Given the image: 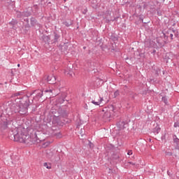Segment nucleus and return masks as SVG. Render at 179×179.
I'll use <instances>...</instances> for the list:
<instances>
[{
	"label": "nucleus",
	"instance_id": "1",
	"mask_svg": "<svg viewBox=\"0 0 179 179\" xmlns=\"http://www.w3.org/2000/svg\"><path fill=\"white\" fill-rule=\"evenodd\" d=\"M22 100L20 101V104L17 105L12 102V101L4 103L1 109L6 111L8 117H5L0 113V129H6L8 125H10L13 122L19 121V114L20 115H29V107L30 106V99L29 96H23Z\"/></svg>",
	"mask_w": 179,
	"mask_h": 179
},
{
	"label": "nucleus",
	"instance_id": "2",
	"mask_svg": "<svg viewBox=\"0 0 179 179\" xmlns=\"http://www.w3.org/2000/svg\"><path fill=\"white\" fill-rule=\"evenodd\" d=\"M15 132L13 134L15 142H20V143H26L27 145L38 143V137H37V133L36 131H33L29 135L27 133L22 131V127H15Z\"/></svg>",
	"mask_w": 179,
	"mask_h": 179
},
{
	"label": "nucleus",
	"instance_id": "3",
	"mask_svg": "<svg viewBox=\"0 0 179 179\" xmlns=\"http://www.w3.org/2000/svg\"><path fill=\"white\" fill-rule=\"evenodd\" d=\"M164 41H162V40H163L162 37H159V38H157V44H159V45H160V47H164V45H166V44H167V43H169L167 41L169 36H167L166 35V34H164Z\"/></svg>",
	"mask_w": 179,
	"mask_h": 179
},
{
	"label": "nucleus",
	"instance_id": "4",
	"mask_svg": "<svg viewBox=\"0 0 179 179\" xmlns=\"http://www.w3.org/2000/svg\"><path fill=\"white\" fill-rule=\"evenodd\" d=\"M104 19H106L108 23H110V22H114L115 20H113V18H111V11L110 10H107L105 12Z\"/></svg>",
	"mask_w": 179,
	"mask_h": 179
},
{
	"label": "nucleus",
	"instance_id": "5",
	"mask_svg": "<svg viewBox=\"0 0 179 179\" xmlns=\"http://www.w3.org/2000/svg\"><path fill=\"white\" fill-rule=\"evenodd\" d=\"M56 80H57V78L55 77V76L51 75L47 77V82L50 85H55Z\"/></svg>",
	"mask_w": 179,
	"mask_h": 179
},
{
	"label": "nucleus",
	"instance_id": "6",
	"mask_svg": "<svg viewBox=\"0 0 179 179\" xmlns=\"http://www.w3.org/2000/svg\"><path fill=\"white\" fill-rule=\"evenodd\" d=\"M36 94V97H39V98L43 97V90H36L35 91H33L29 94V96H33V94Z\"/></svg>",
	"mask_w": 179,
	"mask_h": 179
},
{
	"label": "nucleus",
	"instance_id": "7",
	"mask_svg": "<svg viewBox=\"0 0 179 179\" xmlns=\"http://www.w3.org/2000/svg\"><path fill=\"white\" fill-rule=\"evenodd\" d=\"M12 97H14V99H20V100H23L22 97H24V96H23V92H19L17 93H15L12 95Z\"/></svg>",
	"mask_w": 179,
	"mask_h": 179
},
{
	"label": "nucleus",
	"instance_id": "8",
	"mask_svg": "<svg viewBox=\"0 0 179 179\" xmlns=\"http://www.w3.org/2000/svg\"><path fill=\"white\" fill-rule=\"evenodd\" d=\"M10 26H12V29L14 30H16L17 27H16V24H17V20L13 19L10 22H9Z\"/></svg>",
	"mask_w": 179,
	"mask_h": 179
},
{
	"label": "nucleus",
	"instance_id": "9",
	"mask_svg": "<svg viewBox=\"0 0 179 179\" xmlns=\"http://www.w3.org/2000/svg\"><path fill=\"white\" fill-rule=\"evenodd\" d=\"M31 25L33 26L34 27H35V26L40 27L41 26L40 24L37 22V20H36V18L34 17L31 18Z\"/></svg>",
	"mask_w": 179,
	"mask_h": 179
},
{
	"label": "nucleus",
	"instance_id": "10",
	"mask_svg": "<svg viewBox=\"0 0 179 179\" xmlns=\"http://www.w3.org/2000/svg\"><path fill=\"white\" fill-rule=\"evenodd\" d=\"M103 97L99 96V100L96 101H92V104H94V106H100L103 101Z\"/></svg>",
	"mask_w": 179,
	"mask_h": 179
},
{
	"label": "nucleus",
	"instance_id": "11",
	"mask_svg": "<svg viewBox=\"0 0 179 179\" xmlns=\"http://www.w3.org/2000/svg\"><path fill=\"white\" fill-rule=\"evenodd\" d=\"M145 47L146 48H150V47H152V42L150 41V40H146L145 41Z\"/></svg>",
	"mask_w": 179,
	"mask_h": 179
},
{
	"label": "nucleus",
	"instance_id": "12",
	"mask_svg": "<svg viewBox=\"0 0 179 179\" xmlns=\"http://www.w3.org/2000/svg\"><path fill=\"white\" fill-rule=\"evenodd\" d=\"M66 117H67L66 112L64 110L62 113L59 114V116L55 117V118H65Z\"/></svg>",
	"mask_w": 179,
	"mask_h": 179
},
{
	"label": "nucleus",
	"instance_id": "13",
	"mask_svg": "<svg viewBox=\"0 0 179 179\" xmlns=\"http://www.w3.org/2000/svg\"><path fill=\"white\" fill-rule=\"evenodd\" d=\"M162 129H160V127L157 126L154 129H153V132L154 134H155V135H157V134H159L160 132Z\"/></svg>",
	"mask_w": 179,
	"mask_h": 179
},
{
	"label": "nucleus",
	"instance_id": "14",
	"mask_svg": "<svg viewBox=\"0 0 179 179\" xmlns=\"http://www.w3.org/2000/svg\"><path fill=\"white\" fill-rule=\"evenodd\" d=\"M43 41H44V43H48V41H50V36H42Z\"/></svg>",
	"mask_w": 179,
	"mask_h": 179
},
{
	"label": "nucleus",
	"instance_id": "15",
	"mask_svg": "<svg viewBox=\"0 0 179 179\" xmlns=\"http://www.w3.org/2000/svg\"><path fill=\"white\" fill-rule=\"evenodd\" d=\"M162 101L166 104V106H169V101L167 99V96H163L162 99Z\"/></svg>",
	"mask_w": 179,
	"mask_h": 179
},
{
	"label": "nucleus",
	"instance_id": "16",
	"mask_svg": "<svg viewBox=\"0 0 179 179\" xmlns=\"http://www.w3.org/2000/svg\"><path fill=\"white\" fill-rule=\"evenodd\" d=\"M173 141L176 145H179V139L177 138V136H173Z\"/></svg>",
	"mask_w": 179,
	"mask_h": 179
},
{
	"label": "nucleus",
	"instance_id": "17",
	"mask_svg": "<svg viewBox=\"0 0 179 179\" xmlns=\"http://www.w3.org/2000/svg\"><path fill=\"white\" fill-rule=\"evenodd\" d=\"M64 73H65V75H69V76H72V75H73V72H72V71H64Z\"/></svg>",
	"mask_w": 179,
	"mask_h": 179
},
{
	"label": "nucleus",
	"instance_id": "18",
	"mask_svg": "<svg viewBox=\"0 0 179 179\" xmlns=\"http://www.w3.org/2000/svg\"><path fill=\"white\" fill-rule=\"evenodd\" d=\"M44 167H46L48 169H51V164H48L47 162H45L43 164Z\"/></svg>",
	"mask_w": 179,
	"mask_h": 179
},
{
	"label": "nucleus",
	"instance_id": "19",
	"mask_svg": "<svg viewBox=\"0 0 179 179\" xmlns=\"http://www.w3.org/2000/svg\"><path fill=\"white\" fill-rule=\"evenodd\" d=\"M22 16H23V13H22V12L20 11L17 12V17L20 18V17H22Z\"/></svg>",
	"mask_w": 179,
	"mask_h": 179
},
{
	"label": "nucleus",
	"instance_id": "20",
	"mask_svg": "<svg viewBox=\"0 0 179 179\" xmlns=\"http://www.w3.org/2000/svg\"><path fill=\"white\" fill-rule=\"evenodd\" d=\"M58 38H59V35H58L57 34H55V41H58Z\"/></svg>",
	"mask_w": 179,
	"mask_h": 179
},
{
	"label": "nucleus",
	"instance_id": "21",
	"mask_svg": "<svg viewBox=\"0 0 179 179\" xmlns=\"http://www.w3.org/2000/svg\"><path fill=\"white\" fill-rule=\"evenodd\" d=\"M55 135L57 138H62V134H61V132L56 133Z\"/></svg>",
	"mask_w": 179,
	"mask_h": 179
},
{
	"label": "nucleus",
	"instance_id": "22",
	"mask_svg": "<svg viewBox=\"0 0 179 179\" xmlns=\"http://www.w3.org/2000/svg\"><path fill=\"white\" fill-rule=\"evenodd\" d=\"M120 95V92L116 91L114 92V97H117Z\"/></svg>",
	"mask_w": 179,
	"mask_h": 179
},
{
	"label": "nucleus",
	"instance_id": "23",
	"mask_svg": "<svg viewBox=\"0 0 179 179\" xmlns=\"http://www.w3.org/2000/svg\"><path fill=\"white\" fill-rule=\"evenodd\" d=\"M120 125H121V128H125V122H121L120 123Z\"/></svg>",
	"mask_w": 179,
	"mask_h": 179
},
{
	"label": "nucleus",
	"instance_id": "24",
	"mask_svg": "<svg viewBox=\"0 0 179 179\" xmlns=\"http://www.w3.org/2000/svg\"><path fill=\"white\" fill-rule=\"evenodd\" d=\"M173 127H174V128H178V127H179V122H175Z\"/></svg>",
	"mask_w": 179,
	"mask_h": 179
},
{
	"label": "nucleus",
	"instance_id": "25",
	"mask_svg": "<svg viewBox=\"0 0 179 179\" xmlns=\"http://www.w3.org/2000/svg\"><path fill=\"white\" fill-rule=\"evenodd\" d=\"M45 93H52V90H45Z\"/></svg>",
	"mask_w": 179,
	"mask_h": 179
},
{
	"label": "nucleus",
	"instance_id": "26",
	"mask_svg": "<svg viewBox=\"0 0 179 179\" xmlns=\"http://www.w3.org/2000/svg\"><path fill=\"white\" fill-rule=\"evenodd\" d=\"M166 156H173V152H166Z\"/></svg>",
	"mask_w": 179,
	"mask_h": 179
},
{
	"label": "nucleus",
	"instance_id": "27",
	"mask_svg": "<svg viewBox=\"0 0 179 179\" xmlns=\"http://www.w3.org/2000/svg\"><path fill=\"white\" fill-rule=\"evenodd\" d=\"M127 155H129V156H131L132 155V150H129Z\"/></svg>",
	"mask_w": 179,
	"mask_h": 179
},
{
	"label": "nucleus",
	"instance_id": "28",
	"mask_svg": "<svg viewBox=\"0 0 179 179\" xmlns=\"http://www.w3.org/2000/svg\"><path fill=\"white\" fill-rule=\"evenodd\" d=\"M90 148H93V143L92 142H89Z\"/></svg>",
	"mask_w": 179,
	"mask_h": 179
},
{
	"label": "nucleus",
	"instance_id": "29",
	"mask_svg": "<svg viewBox=\"0 0 179 179\" xmlns=\"http://www.w3.org/2000/svg\"><path fill=\"white\" fill-rule=\"evenodd\" d=\"M173 36H174V35H173V34H171V33L170 34L169 37H171V40H173Z\"/></svg>",
	"mask_w": 179,
	"mask_h": 179
},
{
	"label": "nucleus",
	"instance_id": "30",
	"mask_svg": "<svg viewBox=\"0 0 179 179\" xmlns=\"http://www.w3.org/2000/svg\"><path fill=\"white\" fill-rule=\"evenodd\" d=\"M151 54H153V55H155V54H156V50H152V51L151 52Z\"/></svg>",
	"mask_w": 179,
	"mask_h": 179
},
{
	"label": "nucleus",
	"instance_id": "31",
	"mask_svg": "<svg viewBox=\"0 0 179 179\" xmlns=\"http://www.w3.org/2000/svg\"><path fill=\"white\" fill-rule=\"evenodd\" d=\"M43 82H41V83H40V85H41V86H43Z\"/></svg>",
	"mask_w": 179,
	"mask_h": 179
},
{
	"label": "nucleus",
	"instance_id": "32",
	"mask_svg": "<svg viewBox=\"0 0 179 179\" xmlns=\"http://www.w3.org/2000/svg\"><path fill=\"white\" fill-rule=\"evenodd\" d=\"M17 67L20 68V64H17Z\"/></svg>",
	"mask_w": 179,
	"mask_h": 179
},
{
	"label": "nucleus",
	"instance_id": "33",
	"mask_svg": "<svg viewBox=\"0 0 179 179\" xmlns=\"http://www.w3.org/2000/svg\"><path fill=\"white\" fill-rule=\"evenodd\" d=\"M141 20H142V22H143V18L140 17Z\"/></svg>",
	"mask_w": 179,
	"mask_h": 179
},
{
	"label": "nucleus",
	"instance_id": "34",
	"mask_svg": "<svg viewBox=\"0 0 179 179\" xmlns=\"http://www.w3.org/2000/svg\"><path fill=\"white\" fill-rule=\"evenodd\" d=\"M84 50L86 49V47H83Z\"/></svg>",
	"mask_w": 179,
	"mask_h": 179
},
{
	"label": "nucleus",
	"instance_id": "35",
	"mask_svg": "<svg viewBox=\"0 0 179 179\" xmlns=\"http://www.w3.org/2000/svg\"><path fill=\"white\" fill-rule=\"evenodd\" d=\"M64 2H66V0H64Z\"/></svg>",
	"mask_w": 179,
	"mask_h": 179
},
{
	"label": "nucleus",
	"instance_id": "36",
	"mask_svg": "<svg viewBox=\"0 0 179 179\" xmlns=\"http://www.w3.org/2000/svg\"><path fill=\"white\" fill-rule=\"evenodd\" d=\"M178 48H179V45H178Z\"/></svg>",
	"mask_w": 179,
	"mask_h": 179
}]
</instances>
